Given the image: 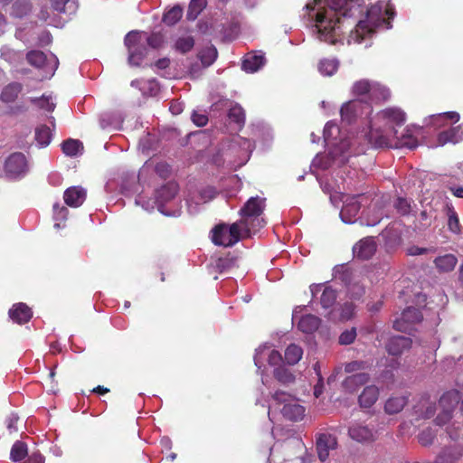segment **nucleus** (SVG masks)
Returning a JSON list of instances; mask_svg holds the SVG:
<instances>
[{
    "label": "nucleus",
    "instance_id": "nucleus-31",
    "mask_svg": "<svg viewBox=\"0 0 463 463\" xmlns=\"http://www.w3.org/2000/svg\"><path fill=\"white\" fill-rule=\"evenodd\" d=\"M408 400L405 396L390 397L384 405V411L387 414H396L402 411L407 404Z\"/></svg>",
    "mask_w": 463,
    "mask_h": 463
},
{
    "label": "nucleus",
    "instance_id": "nucleus-1",
    "mask_svg": "<svg viewBox=\"0 0 463 463\" xmlns=\"http://www.w3.org/2000/svg\"><path fill=\"white\" fill-rule=\"evenodd\" d=\"M362 0H314L306 5L308 15L315 20L314 33L328 43H335L341 32V19L360 14Z\"/></svg>",
    "mask_w": 463,
    "mask_h": 463
},
{
    "label": "nucleus",
    "instance_id": "nucleus-55",
    "mask_svg": "<svg viewBox=\"0 0 463 463\" xmlns=\"http://www.w3.org/2000/svg\"><path fill=\"white\" fill-rule=\"evenodd\" d=\"M435 437V431L431 428H427L420 431V433L418 436V439L422 446H429L432 444Z\"/></svg>",
    "mask_w": 463,
    "mask_h": 463
},
{
    "label": "nucleus",
    "instance_id": "nucleus-59",
    "mask_svg": "<svg viewBox=\"0 0 463 463\" xmlns=\"http://www.w3.org/2000/svg\"><path fill=\"white\" fill-rule=\"evenodd\" d=\"M397 145L413 149L418 146V140L411 135L405 134L398 140Z\"/></svg>",
    "mask_w": 463,
    "mask_h": 463
},
{
    "label": "nucleus",
    "instance_id": "nucleus-7",
    "mask_svg": "<svg viewBox=\"0 0 463 463\" xmlns=\"http://www.w3.org/2000/svg\"><path fill=\"white\" fill-rule=\"evenodd\" d=\"M370 110L368 100L355 99L345 102L340 109V114L343 121L352 123L356 118L369 113Z\"/></svg>",
    "mask_w": 463,
    "mask_h": 463
},
{
    "label": "nucleus",
    "instance_id": "nucleus-46",
    "mask_svg": "<svg viewBox=\"0 0 463 463\" xmlns=\"http://www.w3.org/2000/svg\"><path fill=\"white\" fill-rule=\"evenodd\" d=\"M421 319L422 315L420 311L418 308L412 307L404 309L401 317V320L408 324L418 323Z\"/></svg>",
    "mask_w": 463,
    "mask_h": 463
},
{
    "label": "nucleus",
    "instance_id": "nucleus-57",
    "mask_svg": "<svg viewBox=\"0 0 463 463\" xmlns=\"http://www.w3.org/2000/svg\"><path fill=\"white\" fill-rule=\"evenodd\" d=\"M368 364L366 362L364 361H353L350 363H347L345 365V372L347 373H353L359 371H364L367 369Z\"/></svg>",
    "mask_w": 463,
    "mask_h": 463
},
{
    "label": "nucleus",
    "instance_id": "nucleus-8",
    "mask_svg": "<svg viewBox=\"0 0 463 463\" xmlns=\"http://www.w3.org/2000/svg\"><path fill=\"white\" fill-rule=\"evenodd\" d=\"M5 173L10 178L24 176L28 171L25 156L21 152L11 154L5 161Z\"/></svg>",
    "mask_w": 463,
    "mask_h": 463
},
{
    "label": "nucleus",
    "instance_id": "nucleus-36",
    "mask_svg": "<svg viewBox=\"0 0 463 463\" xmlns=\"http://www.w3.org/2000/svg\"><path fill=\"white\" fill-rule=\"evenodd\" d=\"M383 118H386L396 125H402L405 122V113L400 109L389 108L381 112Z\"/></svg>",
    "mask_w": 463,
    "mask_h": 463
},
{
    "label": "nucleus",
    "instance_id": "nucleus-26",
    "mask_svg": "<svg viewBox=\"0 0 463 463\" xmlns=\"http://www.w3.org/2000/svg\"><path fill=\"white\" fill-rule=\"evenodd\" d=\"M23 90V85L19 82H11L2 90L0 99L5 103H12L16 100Z\"/></svg>",
    "mask_w": 463,
    "mask_h": 463
},
{
    "label": "nucleus",
    "instance_id": "nucleus-15",
    "mask_svg": "<svg viewBox=\"0 0 463 463\" xmlns=\"http://www.w3.org/2000/svg\"><path fill=\"white\" fill-rule=\"evenodd\" d=\"M142 33L146 34V33L134 30V31H130L125 36L124 43L128 51L129 61H133L136 58L140 60L143 57V52L139 51L137 48L138 44L141 42V34Z\"/></svg>",
    "mask_w": 463,
    "mask_h": 463
},
{
    "label": "nucleus",
    "instance_id": "nucleus-21",
    "mask_svg": "<svg viewBox=\"0 0 463 463\" xmlns=\"http://www.w3.org/2000/svg\"><path fill=\"white\" fill-rule=\"evenodd\" d=\"M370 379L367 373L361 372L347 376L342 383V386L347 392H354L360 386L365 384Z\"/></svg>",
    "mask_w": 463,
    "mask_h": 463
},
{
    "label": "nucleus",
    "instance_id": "nucleus-17",
    "mask_svg": "<svg viewBox=\"0 0 463 463\" xmlns=\"http://www.w3.org/2000/svg\"><path fill=\"white\" fill-rule=\"evenodd\" d=\"M9 317L19 325L27 323L33 317L32 309L24 303H16L9 309Z\"/></svg>",
    "mask_w": 463,
    "mask_h": 463
},
{
    "label": "nucleus",
    "instance_id": "nucleus-34",
    "mask_svg": "<svg viewBox=\"0 0 463 463\" xmlns=\"http://www.w3.org/2000/svg\"><path fill=\"white\" fill-rule=\"evenodd\" d=\"M354 313V306L351 302H346L344 305L340 306L339 308L334 309L331 312V316L333 319H337L339 321H346L353 317Z\"/></svg>",
    "mask_w": 463,
    "mask_h": 463
},
{
    "label": "nucleus",
    "instance_id": "nucleus-5",
    "mask_svg": "<svg viewBox=\"0 0 463 463\" xmlns=\"http://www.w3.org/2000/svg\"><path fill=\"white\" fill-rule=\"evenodd\" d=\"M389 14V10L383 2H378L372 5L366 12V19L360 20L355 27V40L360 42L367 34L372 33L374 29L383 26L385 22V16Z\"/></svg>",
    "mask_w": 463,
    "mask_h": 463
},
{
    "label": "nucleus",
    "instance_id": "nucleus-43",
    "mask_svg": "<svg viewBox=\"0 0 463 463\" xmlns=\"http://www.w3.org/2000/svg\"><path fill=\"white\" fill-rule=\"evenodd\" d=\"M26 60L32 66L42 68L46 62V55L42 51L33 50L27 52Z\"/></svg>",
    "mask_w": 463,
    "mask_h": 463
},
{
    "label": "nucleus",
    "instance_id": "nucleus-13",
    "mask_svg": "<svg viewBox=\"0 0 463 463\" xmlns=\"http://www.w3.org/2000/svg\"><path fill=\"white\" fill-rule=\"evenodd\" d=\"M360 195L354 196L345 201L344 206L340 212V217L345 223H354L360 212L361 203Z\"/></svg>",
    "mask_w": 463,
    "mask_h": 463
},
{
    "label": "nucleus",
    "instance_id": "nucleus-44",
    "mask_svg": "<svg viewBox=\"0 0 463 463\" xmlns=\"http://www.w3.org/2000/svg\"><path fill=\"white\" fill-rule=\"evenodd\" d=\"M337 295L336 291L330 286L324 287L321 298H320V303L321 306L324 308H328L332 307L335 300H336Z\"/></svg>",
    "mask_w": 463,
    "mask_h": 463
},
{
    "label": "nucleus",
    "instance_id": "nucleus-11",
    "mask_svg": "<svg viewBox=\"0 0 463 463\" xmlns=\"http://www.w3.org/2000/svg\"><path fill=\"white\" fill-rule=\"evenodd\" d=\"M316 448L318 458L324 462L328 458L330 451L337 448V439L332 434L320 433L317 437Z\"/></svg>",
    "mask_w": 463,
    "mask_h": 463
},
{
    "label": "nucleus",
    "instance_id": "nucleus-14",
    "mask_svg": "<svg viewBox=\"0 0 463 463\" xmlns=\"http://www.w3.org/2000/svg\"><path fill=\"white\" fill-rule=\"evenodd\" d=\"M376 242L373 237L360 240L353 247L354 256L360 260H369L376 251Z\"/></svg>",
    "mask_w": 463,
    "mask_h": 463
},
{
    "label": "nucleus",
    "instance_id": "nucleus-28",
    "mask_svg": "<svg viewBox=\"0 0 463 463\" xmlns=\"http://www.w3.org/2000/svg\"><path fill=\"white\" fill-rule=\"evenodd\" d=\"M373 83L364 79L355 81L352 87L353 95L361 97L364 100L367 99L371 100Z\"/></svg>",
    "mask_w": 463,
    "mask_h": 463
},
{
    "label": "nucleus",
    "instance_id": "nucleus-53",
    "mask_svg": "<svg viewBox=\"0 0 463 463\" xmlns=\"http://www.w3.org/2000/svg\"><path fill=\"white\" fill-rule=\"evenodd\" d=\"M194 40L192 36L180 37L176 40L175 47L182 53L188 52L193 49Z\"/></svg>",
    "mask_w": 463,
    "mask_h": 463
},
{
    "label": "nucleus",
    "instance_id": "nucleus-42",
    "mask_svg": "<svg viewBox=\"0 0 463 463\" xmlns=\"http://www.w3.org/2000/svg\"><path fill=\"white\" fill-rule=\"evenodd\" d=\"M274 377L283 384H288L295 381V375L288 368L279 365L274 369Z\"/></svg>",
    "mask_w": 463,
    "mask_h": 463
},
{
    "label": "nucleus",
    "instance_id": "nucleus-49",
    "mask_svg": "<svg viewBox=\"0 0 463 463\" xmlns=\"http://www.w3.org/2000/svg\"><path fill=\"white\" fill-rule=\"evenodd\" d=\"M31 102L48 112H52L56 107L52 101V96L43 95L41 98H32Z\"/></svg>",
    "mask_w": 463,
    "mask_h": 463
},
{
    "label": "nucleus",
    "instance_id": "nucleus-25",
    "mask_svg": "<svg viewBox=\"0 0 463 463\" xmlns=\"http://www.w3.org/2000/svg\"><path fill=\"white\" fill-rule=\"evenodd\" d=\"M379 397V389L375 385L366 386L359 396V403L361 407H372Z\"/></svg>",
    "mask_w": 463,
    "mask_h": 463
},
{
    "label": "nucleus",
    "instance_id": "nucleus-51",
    "mask_svg": "<svg viewBox=\"0 0 463 463\" xmlns=\"http://www.w3.org/2000/svg\"><path fill=\"white\" fill-rule=\"evenodd\" d=\"M12 8L14 16L23 17L31 11V4L28 0H16Z\"/></svg>",
    "mask_w": 463,
    "mask_h": 463
},
{
    "label": "nucleus",
    "instance_id": "nucleus-23",
    "mask_svg": "<svg viewBox=\"0 0 463 463\" xmlns=\"http://www.w3.org/2000/svg\"><path fill=\"white\" fill-rule=\"evenodd\" d=\"M463 137L462 127H452L442 132L438 136L437 142L439 146H444L447 143H458Z\"/></svg>",
    "mask_w": 463,
    "mask_h": 463
},
{
    "label": "nucleus",
    "instance_id": "nucleus-56",
    "mask_svg": "<svg viewBox=\"0 0 463 463\" xmlns=\"http://www.w3.org/2000/svg\"><path fill=\"white\" fill-rule=\"evenodd\" d=\"M218 52L217 49L213 45H207L204 47V68L212 65L217 59Z\"/></svg>",
    "mask_w": 463,
    "mask_h": 463
},
{
    "label": "nucleus",
    "instance_id": "nucleus-48",
    "mask_svg": "<svg viewBox=\"0 0 463 463\" xmlns=\"http://www.w3.org/2000/svg\"><path fill=\"white\" fill-rule=\"evenodd\" d=\"M390 97V91L384 86L373 82L372 88L371 100L380 101L386 100Z\"/></svg>",
    "mask_w": 463,
    "mask_h": 463
},
{
    "label": "nucleus",
    "instance_id": "nucleus-29",
    "mask_svg": "<svg viewBox=\"0 0 463 463\" xmlns=\"http://www.w3.org/2000/svg\"><path fill=\"white\" fill-rule=\"evenodd\" d=\"M458 260L453 254H445L439 256L434 260L435 267L439 272H449L454 269Z\"/></svg>",
    "mask_w": 463,
    "mask_h": 463
},
{
    "label": "nucleus",
    "instance_id": "nucleus-41",
    "mask_svg": "<svg viewBox=\"0 0 463 463\" xmlns=\"http://www.w3.org/2000/svg\"><path fill=\"white\" fill-rule=\"evenodd\" d=\"M61 149L66 156H75L80 149H83V146L80 140L70 138L62 142Z\"/></svg>",
    "mask_w": 463,
    "mask_h": 463
},
{
    "label": "nucleus",
    "instance_id": "nucleus-24",
    "mask_svg": "<svg viewBox=\"0 0 463 463\" xmlns=\"http://www.w3.org/2000/svg\"><path fill=\"white\" fill-rule=\"evenodd\" d=\"M228 118L234 124L232 128L235 131H240L245 125V111L239 104L232 106L228 112Z\"/></svg>",
    "mask_w": 463,
    "mask_h": 463
},
{
    "label": "nucleus",
    "instance_id": "nucleus-37",
    "mask_svg": "<svg viewBox=\"0 0 463 463\" xmlns=\"http://www.w3.org/2000/svg\"><path fill=\"white\" fill-rule=\"evenodd\" d=\"M370 212H373V214L371 215L369 213L366 221V224L370 226L378 224L384 216H387L382 204L378 201L373 203V209H371Z\"/></svg>",
    "mask_w": 463,
    "mask_h": 463
},
{
    "label": "nucleus",
    "instance_id": "nucleus-16",
    "mask_svg": "<svg viewBox=\"0 0 463 463\" xmlns=\"http://www.w3.org/2000/svg\"><path fill=\"white\" fill-rule=\"evenodd\" d=\"M86 196V190L83 187L77 185L67 188L64 192L63 199L68 206L76 208L84 203Z\"/></svg>",
    "mask_w": 463,
    "mask_h": 463
},
{
    "label": "nucleus",
    "instance_id": "nucleus-32",
    "mask_svg": "<svg viewBox=\"0 0 463 463\" xmlns=\"http://www.w3.org/2000/svg\"><path fill=\"white\" fill-rule=\"evenodd\" d=\"M183 14L184 9L181 5H176L164 13L162 22L167 26H173L181 20Z\"/></svg>",
    "mask_w": 463,
    "mask_h": 463
},
{
    "label": "nucleus",
    "instance_id": "nucleus-18",
    "mask_svg": "<svg viewBox=\"0 0 463 463\" xmlns=\"http://www.w3.org/2000/svg\"><path fill=\"white\" fill-rule=\"evenodd\" d=\"M411 345V340L403 335L391 337L386 344V350L392 355H400Z\"/></svg>",
    "mask_w": 463,
    "mask_h": 463
},
{
    "label": "nucleus",
    "instance_id": "nucleus-61",
    "mask_svg": "<svg viewBox=\"0 0 463 463\" xmlns=\"http://www.w3.org/2000/svg\"><path fill=\"white\" fill-rule=\"evenodd\" d=\"M233 265V260L229 257H220L215 260L214 267L220 271L222 272L228 269H230Z\"/></svg>",
    "mask_w": 463,
    "mask_h": 463
},
{
    "label": "nucleus",
    "instance_id": "nucleus-39",
    "mask_svg": "<svg viewBox=\"0 0 463 463\" xmlns=\"http://www.w3.org/2000/svg\"><path fill=\"white\" fill-rule=\"evenodd\" d=\"M27 454V445L21 440H17L11 449L10 458L14 462H17L24 459Z\"/></svg>",
    "mask_w": 463,
    "mask_h": 463
},
{
    "label": "nucleus",
    "instance_id": "nucleus-40",
    "mask_svg": "<svg viewBox=\"0 0 463 463\" xmlns=\"http://www.w3.org/2000/svg\"><path fill=\"white\" fill-rule=\"evenodd\" d=\"M338 65L336 59H324L318 64V71L325 76H332L337 71Z\"/></svg>",
    "mask_w": 463,
    "mask_h": 463
},
{
    "label": "nucleus",
    "instance_id": "nucleus-19",
    "mask_svg": "<svg viewBox=\"0 0 463 463\" xmlns=\"http://www.w3.org/2000/svg\"><path fill=\"white\" fill-rule=\"evenodd\" d=\"M266 62V58L261 53H248L244 56L241 68L248 73H254L260 70Z\"/></svg>",
    "mask_w": 463,
    "mask_h": 463
},
{
    "label": "nucleus",
    "instance_id": "nucleus-54",
    "mask_svg": "<svg viewBox=\"0 0 463 463\" xmlns=\"http://www.w3.org/2000/svg\"><path fill=\"white\" fill-rule=\"evenodd\" d=\"M447 215L449 218V221H448L449 229L455 233L459 232V231H460L459 221L458 218V214L452 206H449V205L447 206Z\"/></svg>",
    "mask_w": 463,
    "mask_h": 463
},
{
    "label": "nucleus",
    "instance_id": "nucleus-58",
    "mask_svg": "<svg viewBox=\"0 0 463 463\" xmlns=\"http://www.w3.org/2000/svg\"><path fill=\"white\" fill-rule=\"evenodd\" d=\"M155 171L162 179H167L172 172L171 165L166 162H158L155 166Z\"/></svg>",
    "mask_w": 463,
    "mask_h": 463
},
{
    "label": "nucleus",
    "instance_id": "nucleus-10",
    "mask_svg": "<svg viewBox=\"0 0 463 463\" xmlns=\"http://www.w3.org/2000/svg\"><path fill=\"white\" fill-rule=\"evenodd\" d=\"M376 434L377 432L373 428L361 422H354L348 429L349 437L361 443L374 441Z\"/></svg>",
    "mask_w": 463,
    "mask_h": 463
},
{
    "label": "nucleus",
    "instance_id": "nucleus-20",
    "mask_svg": "<svg viewBox=\"0 0 463 463\" xmlns=\"http://www.w3.org/2000/svg\"><path fill=\"white\" fill-rule=\"evenodd\" d=\"M178 192V184L175 182H168L156 191V201L158 207L175 198Z\"/></svg>",
    "mask_w": 463,
    "mask_h": 463
},
{
    "label": "nucleus",
    "instance_id": "nucleus-2",
    "mask_svg": "<svg viewBox=\"0 0 463 463\" xmlns=\"http://www.w3.org/2000/svg\"><path fill=\"white\" fill-rule=\"evenodd\" d=\"M254 145L250 140L234 136L222 144L217 153L213 156L212 161L216 165H222L226 161L242 165L249 160Z\"/></svg>",
    "mask_w": 463,
    "mask_h": 463
},
{
    "label": "nucleus",
    "instance_id": "nucleus-6",
    "mask_svg": "<svg viewBox=\"0 0 463 463\" xmlns=\"http://www.w3.org/2000/svg\"><path fill=\"white\" fill-rule=\"evenodd\" d=\"M244 236L250 234L238 222L231 225L220 223L211 231V240L215 245L232 247Z\"/></svg>",
    "mask_w": 463,
    "mask_h": 463
},
{
    "label": "nucleus",
    "instance_id": "nucleus-33",
    "mask_svg": "<svg viewBox=\"0 0 463 463\" xmlns=\"http://www.w3.org/2000/svg\"><path fill=\"white\" fill-rule=\"evenodd\" d=\"M320 325V319L314 315H306L301 317L298 323V327L304 333H312L316 331Z\"/></svg>",
    "mask_w": 463,
    "mask_h": 463
},
{
    "label": "nucleus",
    "instance_id": "nucleus-35",
    "mask_svg": "<svg viewBox=\"0 0 463 463\" xmlns=\"http://www.w3.org/2000/svg\"><path fill=\"white\" fill-rule=\"evenodd\" d=\"M302 356L303 349L296 344H290L285 350V360L289 365L298 364Z\"/></svg>",
    "mask_w": 463,
    "mask_h": 463
},
{
    "label": "nucleus",
    "instance_id": "nucleus-22",
    "mask_svg": "<svg viewBox=\"0 0 463 463\" xmlns=\"http://www.w3.org/2000/svg\"><path fill=\"white\" fill-rule=\"evenodd\" d=\"M463 456V448L454 445L445 448L436 458L433 463H456Z\"/></svg>",
    "mask_w": 463,
    "mask_h": 463
},
{
    "label": "nucleus",
    "instance_id": "nucleus-27",
    "mask_svg": "<svg viewBox=\"0 0 463 463\" xmlns=\"http://www.w3.org/2000/svg\"><path fill=\"white\" fill-rule=\"evenodd\" d=\"M414 413L418 418L430 419L435 413V404L427 398H422L415 406Z\"/></svg>",
    "mask_w": 463,
    "mask_h": 463
},
{
    "label": "nucleus",
    "instance_id": "nucleus-60",
    "mask_svg": "<svg viewBox=\"0 0 463 463\" xmlns=\"http://www.w3.org/2000/svg\"><path fill=\"white\" fill-rule=\"evenodd\" d=\"M356 337V330L355 328H351L349 330L344 331L339 336V344L340 345H350L352 344Z\"/></svg>",
    "mask_w": 463,
    "mask_h": 463
},
{
    "label": "nucleus",
    "instance_id": "nucleus-3",
    "mask_svg": "<svg viewBox=\"0 0 463 463\" xmlns=\"http://www.w3.org/2000/svg\"><path fill=\"white\" fill-rule=\"evenodd\" d=\"M279 411L286 420L298 421L303 419L305 408L291 394L277 391L272 394V403L269 405L268 415L272 420L274 411Z\"/></svg>",
    "mask_w": 463,
    "mask_h": 463
},
{
    "label": "nucleus",
    "instance_id": "nucleus-9",
    "mask_svg": "<svg viewBox=\"0 0 463 463\" xmlns=\"http://www.w3.org/2000/svg\"><path fill=\"white\" fill-rule=\"evenodd\" d=\"M458 403V396L457 392H447L439 399V406L442 407V411L439 413L435 419V422L439 426L445 425L452 418L454 408Z\"/></svg>",
    "mask_w": 463,
    "mask_h": 463
},
{
    "label": "nucleus",
    "instance_id": "nucleus-63",
    "mask_svg": "<svg viewBox=\"0 0 463 463\" xmlns=\"http://www.w3.org/2000/svg\"><path fill=\"white\" fill-rule=\"evenodd\" d=\"M19 418L16 416H10L6 420V426L9 430V433H13L18 430L17 429V423H18Z\"/></svg>",
    "mask_w": 463,
    "mask_h": 463
},
{
    "label": "nucleus",
    "instance_id": "nucleus-30",
    "mask_svg": "<svg viewBox=\"0 0 463 463\" xmlns=\"http://www.w3.org/2000/svg\"><path fill=\"white\" fill-rule=\"evenodd\" d=\"M52 9L58 13L74 14L78 9L77 0H51Z\"/></svg>",
    "mask_w": 463,
    "mask_h": 463
},
{
    "label": "nucleus",
    "instance_id": "nucleus-38",
    "mask_svg": "<svg viewBox=\"0 0 463 463\" xmlns=\"http://www.w3.org/2000/svg\"><path fill=\"white\" fill-rule=\"evenodd\" d=\"M35 140L42 146H46L51 143L52 131L46 125H41L35 129Z\"/></svg>",
    "mask_w": 463,
    "mask_h": 463
},
{
    "label": "nucleus",
    "instance_id": "nucleus-62",
    "mask_svg": "<svg viewBox=\"0 0 463 463\" xmlns=\"http://www.w3.org/2000/svg\"><path fill=\"white\" fill-rule=\"evenodd\" d=\"M223 29H224L223 23H216V24L210 23L209 24V22H204V33L206 32L210 31V33L213 34H218V33H222L223 32Z\"/></svg>",
    "mask_w": 463,
    "mask_h": 463
},
{
    "label": "nucleus",
    "instance_id": "nucleus-64",
    "mask_svg": "<svg viewBox=\"0 0 463 463\" xmlns=\"http://www.w3.org/2000/svg\"><path fill=\"white\" fill-rule=\"evenodd\" d=\"M24 463H44V457L39 452H34Z\"/></svg>",
    "mask_w": 463,
    "mask_h": 463
},
{
    "label": "nucleus",
    "instance_id": "nucleus-12",
    "mask_svg": "<svg viewBox=\"0 0 463 463\" xmlns=\"http://www.w3.org/2000/svg\"><path fill=\"white\" fill-rule=\"evenodd\" d=\"M268 357L270 365H279L282 361L281 354L277 350H270L267 345L260 346L254 355V364L260 369L263 366V360Z\"/></svg>",
    "mask_w": 463,
    "mask_h": 463
},
{
    "label": "nucleus",
    "instance_id": "nucleus-45",
    "mask_svg": "<svg viewBox=\"0 0 463 463\" xmlns=\"http://www.w3.org/2000/svg\"><path fill=\"white\" fill-rule=\"evenodd\" d=\"M203 12V0H191L185 19L187 22L195 21Z\"/></svg>",
    "mask_w": 463,
    "mask_h": 463
},
{
    "label": "nucleus",
    "instance_id": "nucleus-4",
    "mask_svg": "<svg viewBox=\"0 0 463 463\" xmlns=\"http://www.w3.org/2000/svg\"><path fill=\"white\" fill-rule=\"evenodd\" d=\"M265 201V198L260 196L250 197L240 210L241 218L238 222L241 223L249 234L251 232H255L266 224L261 216L266 206Z\"/></svg>",
    "mask_w": 463,
    "mask_h": 463
},
{
    "label": "nucleus",
    "instance_id": "nucleus-50",
    "mask_svg": "<svg viewBox=\"0 0 463 463\" xmlns=\"http://www.w3.org/2000/svg\"><path fill=\"white\" fill-rule=\"evenodd\" d=\"M165 42V34L162 32H152L146 37V43L152 49H159L163 47Z\"/></svg>",
    "mask_w": 463,
    "mask_h": 463
},
{
    "label": "nucleus",
    "instance_id": "nucleus-52",
    "mask_svg": "<svg viewBox=\"0 0 463 463\" xmlns=\"http://www.w3.org/2000/svg\"><path fill=\"white\" fill-rule=\"evenodd\" d=\"M394 208L402 215H408L412 211V201L403 197H398L394 203Z\"/></svg>",
    "mask_w": 463,
    "mask_h": 463
},
{
    "label": "nucleus",
    "instance_id": "nucleus-47",
    "mask_svg": "<svg viewBox=\"0 0 463 463\" xmlns=\"http://www.w3.org/2000/svg\"><path fill=\"white\" fill-rule=\"evenodd\" d=\"M459 114L455 111L451 112H444L439 113L438 115H433L431 117V120L433 125L439 127L443 124V121H450L452 123H456L459 120Z\"/></svg>",
    "mask_w": 463,
    "mask_h": 463
}]
</instances>
